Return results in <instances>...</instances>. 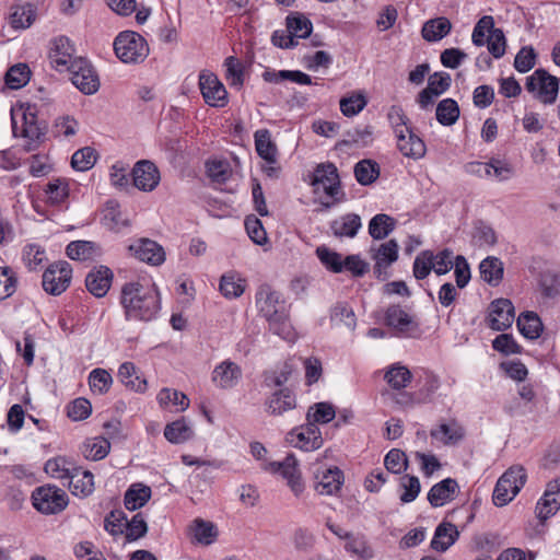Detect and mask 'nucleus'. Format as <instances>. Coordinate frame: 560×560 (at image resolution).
<instances>
[{"label":"nucleus","instance_id":"4d7b16f0","mask_svg":"<svg viewBox=\"0 0 560 560\" xmlns=\"http://www.w3.org/2000/svg\"><path fill=\"white\" fill-rule=\"evenodd\" d=\"M104 220L106 226L114 232H121L124 229L130 226L129 219L124 217L119 207L113 202H108Z\"/></svg>","mask_w":560,"mask_h":560},{"label":"nucleus","instance_id":"393cba45","mask_svg":"<svg viewBox=\"0 0 560 560\" xmlns=\"http://www.w3.org/2000/svg\"><path fill=\"white\" fill-rule=\"evenodd\" d=\"M361 228V218L355 213H346L330 222L331 233L337 238H353Z\"/></svg>","mask_w":560,"mask_h":560},{"label":"nucleus","instance_id":"5701e85b","mask_svg":"<svg viewBox=\"0 0 560 560\" xmlns=\"http://www.w3.org/2000/svg\"><path fill=\"white\" fill-rule=\"evenodd\" d=\"M459 486L453 478H446L435 483L428 492V501L433 508L444 505L446 502L454 500Z\"/></svg>","mask_w":560,"mask_h":560},{"label":"nucleus","instance_id":"c756f323","mask_svg":"<svg viewBox=\"0 0 560 560\" xmlns=\"http://www.w3.org/2000/svg\"><path fill=\"white\" fill-rule=\"evenodd\" d=\"M94 477L89 470L81 471L74 468L68 479V486L73 495L88 497L94 490Z\"/></svg>","mask_w":560,"mask_h":560},{"label":"nucleus","instance_id":"49530a36","mask_svg":"<svg viewBox=\"0 0 560 560\" xmlns=\"http://www.w3.org/2000/svg\"><path fill=\"white\" fill-rule=\"evenodd\" d=\"M384 378L392 388L401 389L411 382L412 375L406 366L393 364L385 373Z\"/></svg>","mask_w":560,"mask_h":560},{"label":"nucleus","instance_id":"0eeeda50","mask_svg":"<svg viewBox=\"0 0 560 560\" xmlns=\"http://www.w3.org/2000/svg\"><path fill=\"white\" fill-rule=\"evenodd\" d=\"M42 278V285L46 293L60 295L70 285L72 267L66 260L56 261L49 265Z\"/></svg>","mask_w":560,"mask_h":560},{"label":"nucleus","instance_id":"9b49d317","mask_svg":"<svg viewBox=\"0 0 560 560\" xmlns=\"http://www.w3.org/2000/svg\"><path fill=\"white\" fill-rule=\"evenodd\" d=\"M312 186L316 195L323 191L328 198L338 200L340 180L337 167L332 163L317 165L314 171Z\"/></svg>","mask_w":560,"mask_h":560},{"label":"nucleus","instance_id":"774afa93","mask_svg":"<svg viewBox=\"0 0 560 560\" xmlns=\"http://www.w3.org/2000/svg\"><path fill=\"white\" fill-rule=\"evenodd\" d=\"M126 514L121 510L110 511L104 520V528L112 536L122 535L125 533Z\"/></svg>","mask_w":560,"mask_h":560},{"label":"nucleus","instance_id":"bb28decb","mask_svg":"<svg viewBox=\"0 0 560 560\" xmlns=\"http://www.w3.org/2000/svg\"><path fill=\"white\" fill-rule=\"evenodd\" d=\"M398 243L395 240H389L378 246L371 247V255L375 262V270L381 272L383 269L388 268L393 262L398 259Z\"/></svg>","mask_w":560,"mask_h":560},{"label":"nucleus","instance_id":"13d9d810","mask_svg":"<svg viewBox=\"0 0 560 560\" xmlns=\"http://www.w3.org/2000/svg\"><path fill=\"white\" fill-rule=\"evenodd\" d=\"M44 471L51 478L68 480L73 470L65 457L58 456L46 462Z\"/></svg>","mask_w":560,"mask_h":560},{"label":"nucleus","instance_id":"37998d69","mask_svg":"<svg viewBox=\"0 0 560 560\" xmlns=\"http://www.w3.org/2000/svg\"><path fill=\"white\" fill-rule=\"evenodd\" d=\"M35 19V12L31 3L18 4L11 8L10 24L14 28L30 27Z\"/></svg>","mask_w":560,"mask_h":560},{"label":"nucleus","instance_id":"39448f33","mask_svg":"<svg viewBox=\"0 0 560 560\" xmlns=\"http://www.w3.org/2000/svg\"><path fill=\"white\" fill-rule=\"evenodd\" d=\"M73 85L85 95L95 94L100 89V78L92 63L86 58L75 59L66 70Z\"/></svg>","mask_w":560,"mask_h":560},{"label":"nucleus","instance_id":"f8f14e48","mask_svg":"<svg viewBox=\"0 0 560 560\" xmlns=\"http://www.w3.org/2000/svg\"><path fill=\"white\" fill-rule=\"evenodd\" d=\"M287 441L292 446L306 452L316 451L320 448L324 443L319 428L314 422L310 421L289 432Z\"/></svg>","mask_w":560,"mask_h":560},{"label":"nucleus","instance_id":"7c9ffc66","mask_svg":"<svg viewBox=\"0 0 560 560\" xmlns=\"http://www.w3.org/2000/svg\"><path fill=\"white\" fill-rule=\"evenodd\" d=\"M66 254L72 260L85 261L100 256L101 248L94 242L79 240L67 245Z\"/></svg>","mask_w":560,"mask_h":560},{"label":"nucleus","instance_id":"412c9836","mask_svg":"<svg viewBox=\"0 0 560 560\" xmlns=\"http://www.w3.org/2000/svg\"><path fill=\"white\" fill-rule=\"evenodd\" d=\"M113 271L106 266L93 268L85 277V287L88 291L96 298H103L108 292L112 281Z\"/></svg>","mask_w":560,"mask_h":560},{"label":"nucleus","instance_id":"680f3d73","mask_svg":"<svg viewBox=\"0 0 560 560\" xmlns=\"http://www.w3.org/2000/svg\"><path fill=\"white\" fill-rule=\"evenodd\" d=\"M520 332L527 339H536L544 329L541 317H516Z\"/></svg>","mask_w":560,"mask_h":560},{"label":"nucleus","instance_id":"603ef678","mask_svg":"<svg viewBox=\"0 0 560 560\" xmlns=\"http://www.w3.org/2000/svg\"><path fill=\"white\" fill-rule=\"evenodd\" d=\"M159 404L162 407L174 406L177 410L184 411L189 407L188 397L176 389L163 388L158 395Z\"/></svg>","mask_w":560,"mask_h":560},{"label":"nucleus","instance_id":"0e129e2a","mask_svg":"<svg viewBox=\"0 0 560 560\" xmlns=\"http://www.w3.org/2000/svg\"><path fill=\"white\" fill-rule=\"evenodd\" d=\"M316 255L320 262L332 272L343 271L342 256L325 246H319L316 249Z\"/></svg>","mask_w":560,"mask_h":560},{"label":"nucleus","instance_id":"4c0bfd02","mask_svg":"<svg viewBox=\"0 0 560 560\" xmlns=\"http://www.w3.org/2000/svg\"><path fill=\"white\" fill-rule=\"evenodd\" d=\"M192 435L194 431L184 418L168 423L164 429L165 439L173 444L184 443Z\"/></svg>","mask_w":560,"mask_h":560},{"label":"nucleus","instance_id":"f257e3e1","mask_svg":"<svg viewBox=\"0 0 560 560\" xmlns=\"http://www.w3.org/2000/svg\"><path fill=\"white\" fill-rule=\"evenodd\" d=\"M120 302L127 313L155 314L161 308L158 290L139 282H127L122 285Z\"/></svg>","mask_w":560,"mask_h":560},{"label":"nucleus","instance_id":"473e14b6","mask_svg":"<svg viewBox=\"0 0 560 560\" xmlns=\"http://www.w3.org/2000/svg\"><path fill=\"white\" fill-rule=\"evenodd\" d=\"M151 498V488L141 483L131 485L125 493L124 504L129 511L142 508Z\"/></svg>","mask_w":560,"mask_h":560},{"label":"nucleus","instance_id":"6e6552de","mask_svg":"<svg viewBox=\"0 0 560 560\" xmlns=\"http://www.w3.org/2000/svg\"><path fill=\"white\" fill-rule=\"evenodd\" d=\"M79 58L75 56L74 45L67 36L60 35L50 39L48 60L58 72H65Z\"/></svg>","mask_w":560,"mask_h":560},{"label":"nucleus","instance_id":"f03ea898","mask_svg":"<svg viewBox=\"0 0 560 560\" xmlns=\"http://www.w3.org/2000/svg\"><path fill=\"white\" fill-rule=\"evenodd\" d=\"M113 46L116 57L124 63H140L150 51L147 40L132 31L120 32Z\"/></svg>","mask_w":560,"mask_h":560},{"label":"nucleus","instance_id":"ea45409f","mask_svg":"<svg viewBox=\"0 0 560 560\" xmlns=\"http://www.w3.org/2000/svg\"><path fill=\"white\" fill-rule=\"evenodd\" d=\"M395 229V220L384 213L374 215L369 222V234L374 240H384Z\"/></svg>","mask_w":560,"mask_h":560},{"label":"nucleus","instance_id":"a878e982","mask_svg":"<svg viewBox=\"0 0 560 560\" xmlns=\"http://www.w3.org/2000/svg\"><path fill=\"white\" fill-rule=\"evenodd\" d=\"M397 139V148L404 156L420 160L425 155L427 147L424 141L416 135L411 128L408 133H402Z\"/></svg>","mask_w":560,"mask_h":560},{"label":"nucleus","instance_id":"423d86ee","mask_svg":"<svg viewBox=\"0 0 560 560\" xmlns=\"http://www.w3.org/2000/svg\"><path fill=\"white\" fill-rule=\"evenodd\" d=\"M12 131L14 137L27 139L25 151L33 150L35 137V107L31 104H20L11 109Z\"/></svg>","mask_w":560,"mask_h":560},{"label":"nucleus","instance_id":"58836bf2","mask_svg":"<svg viewBox=\"0 0 560 560\" xmlns=\"http://www.w3.org/2000/svg\"><path fill=\"white\" fill-rule=\"evenodd\" d=\"M31 74V69L26 63H18L5 72L4 83L10 90H19L30 81Z\"/></svg>","mask_w":560,"mask_h":560},{"label":"nucleus","instance_id":"20e7f679","mask_svg":"<svg viewBox=\"0 0 560 560\" xmlns=\"http://www.w3.org/2000/svg\"><path fill=\"white\" fill-rule=\"evenodd\" d=\"M526 472L522 466L510 467L497 481L492 501L497 506L506 505L520 492L526 482Z\"/></svg>","mask_w":560,"mask_h":560},{"label":"nucleus","instance_id":"cd10ccee","mask_svg":"<svg viewBox=\"0 0 560 560\" xmlns=\"http://www.w3.org/2000/svg\"><path fill=\"white\" fill-rule=\"evenodd\" d=\"M247 285L246 279L235 270L224 272L219 282V290L226 299L240 298Z\"/></svg>","mask_w":560,"mask_h":560},{"label":"nucleus","instance_id":"864d4df0","mask_svg":"<svg viewBox=\"0 0 560 560\" xmlns=\"http://www.w3.org/2000/svg\"><path fill=\"white\" fill-rule=\"evenodd\" d=\"M288 32L293 38H306L313 30L312 22L302 14L289 15L287 18Z\"/></svg>","mask_w":560,"mask_h":560},{"label":"nucleus","instance_id":"338daca9","mask_svg":"<svg viewBox=\"0 0 560 560\" xmlns=\"http://www.w3.org/2000/svg\"><path fill=\"white\" fill-rule=\"evenodd\" d=\"M388 121L393 128L395 137L408 133L410 126L409 119L399 106H392L387 114Z\"/></svg>","mask_w":560,"mask_h":560},{"label":"nucleus","instance_id":"8fccbe9b","mask_svg":"<svg viewBox=\"0 0 560 560\" xmlns=\"http://www.w3.org/2000/svg\"><path fill=\"white\" fill-rule=\"evenodd\" d=\"M380 175V167L376 162L362 160L354 166V176L361 185H370Z\"/></svg>","mask_w":560,"mask_h":560},{"label":"nucleus","instance_id":"6ab92c4d","mask_svg":"<svg viewBox=\"0 0 560 560\" xmlns=\"http://www.w3.org/2000/svg\"><path fill=\"white\" fill-rule=\"evenodd\" d=\"M315 480V490L318 494L332 495L340 490L343 483V474L338 467L318 469Z\"/></svg>","mask_w":560,"mask_h":560},{"label":"nucleus","instance_id":"aec40b11","mask_svg":"<svg viewBox=\"0 0 560 560\" xmlns=\"http://www.w3.org/2000/svg\"><path fill=\"white\" fill-rule=\"evenodd\" d=\"M40 200L50 207L63 205L69 197V183L62 177H52L42 187Z\"/></svg>","mask_w":560,"mask_h":560},{"label":"nucleus","instance_id":"c9c22d12","mask_svg":"<svg viewBox=\"0 0 560 560\" xmlns=\"http://www.w3.org/2000/svg\"><path fill=\"white\" fill-rule=\"evenodd\" d=\"M480 277L491 285H498L503 278V264L497 258L489 256L479 265Z\"/></svg>","mask_w":560,"mask_h":560},{"label":"nucleus","instance_id":"a211bd4d","mask_svg":"<svg viewBox=\"0 0 560 560\" xmlns=\"http://www.w3.org/2000/svg\"><path fill=\"white\" fill-rule=\"evenodd\" d=\"M296 408V396L288 387L275 390L265 401L268 415L279 417Z\"/></svg>","mask_w":560,"mask_h":560},{"label":"nucleus","instance_id":"1a4fd4ad","mask_svg":"<svg viewBox=\"0 0 560 560\" xmlns=\"http://www.w3.org/2000/svg\"><path fill=\"white\" fill-rule=\"evenodd\" d=\"M525 86L530 93L537 92L545 104H552L558 96L559 81L545 69H537L526 79Z\"/></svg>","mask_w":560,"mask_h":560},{"label":"nucleus","instance_id":"4468645a","mask_svg":"<svg viewBox=\"0 0 560 560\" xmlns=\"http://www.w3.org/2000/svg\"><path fill=\"white\" fill-rule=\"evenodd\" d=\"M128 250L135 258L151 266H160L165 261L164 248L153 240L138 238L133 241Z\"/></svg>","mask_w":560,"mask_h":560},{"label":"nucleus","instance_id":"69168bd1","mask_svg":"<svg viewBox=\"0 0 560 560\" xmlns=\"http://www.w3.org/2000/svg\"><path fill=\"white\" fill-rule=\"evenodd\" d=\"M495 30L494 20L491 15L482 16L475 25L471 34L474 45L481 47L486 44L488 35Z\"/></svg>","mask_w":560,"mask_h":560},{"label":"nucleus","instance_id":"ddd939ff","mask_svg":"<svg viewBox=\"0 0 560 560\" xmlns=\"http://www.w3.org/2000/svg\"><path fill=\"white\" fill-rule=\"evenodd\" d=\"M199 89L208 105L213 107H223L226 105V89L214 73L209 71L200 72Z\"/></svg>","mask_w":560,"mask_h":560},{"label":"nucleus","instance_id":"6e6d98bb","mask_svg":"<svg viewBox=\"0 0 560 560\" xmlns=\"http://www.w3.org/2000/svg\"><path fill=\"white\" fill-rule=\"evenodd\" d=\"M96 159V151L91 147H84L73 153L71 166L75 171L85 172L94 166Z\"/></svg>","mask_w":560,"mask_h":560},{"label":"nucleus","instance_id":"09e8293b","mask_svg":"<svg viewBox=\"0 0 560 560\" xmlns=\"http://www.w3.org/2000/svg\"><path fill=\"white\" fill-rule=\"evenodd\" d=\"M225 79L230 86L241 89L244 84V67L235 57L230 56L224 60Z\"/></svg>","mask_w":560,"mask_h":560},{"label":"nucleus","instance_id":"dca6fc26","mask_svg":"<svg viewBox=\"0 0 560 560\" xmlns=\"http://www.w3.org/2000/svg\"><path fill=\"white\" fill-rule=\"evenodd\" d=\"M275 472H279L285 480L291 491L298 497L304 491L298 460L293 454H289L282 462L270 464Z\"/></svg>","mask_w":560,"mask_h":560},{"label":"nucleus","instance_id":"2f4dec72","mask_svg":"<svg viewBox=\"0 0 560 560\" xmlns=\"http://www.w3.org/2000/svg\"><path fill=\"white\" fill-rule=\"evenodd\" d=\"M254 139L257 154L265 162L275 163V159L278 158V149L271 140L270 131L268 129H259L255 132Z\"/></svg>","mask_w":560,"mask_h":560},{"label":"nucleus","instance_id":"c03bdc74","mask_svg":"<svg viewBox=\"0 0 560 560\" xmlns=\"http://www.w3.org/2000/svg\"><path fill=\"white\" fill-rule=\"evenodd\" d=\"M268 328L273 334L288 342H294L298 334L289 317H267Z\"/></svg>","mask_w":560,"mask_h":560},{"label":"nucleus","instance_id":"b1692460","mask_svg":"<svg viewBox=\"0 0 560 560\" xmlns=\"http://www.w3.org/2000/svg\"><path fill=\"white\" fill-rule=\"evenodd\" d=\"M242 376L241 368L230 361H223L214 368L212 372V382L220 388H232Z\"/></svg>","mask_w":560,"mask_h":560},{"label":"nucleus","instance_id":"e433bc0d","mask_svg":"<svg viewBox=\"0 0 560 560\" xmlns=\"http://www.w3.org/2000/svg\"><path fill=\"white\" fill-rule=\"evenodd\" d=\"M430 435L446 445H453L464 438V430L456 422L442 423L436 429H432Z\"/></svg>","mask_w":560,"mask_h":560},{"label":"nucleus","instance_id":"72a5a7b5","mask_svg":"<svg viewBox=\"0 0 560 560\" xmlns=\"http://www.w3.org/2000/svg\"><path fill=\"white\" fill-rule=\"evenodd\" d=\"M118 378L128 388L143 393L147 389V381L138 375L132 362H125L118 369Z\"/></svg>","mask_w":560,"mask_h":560},{"label":"nucleus","instance_id":"3c124183","mask_svg":"<svg viewBox=\"0 0 560 560\" xmlns=\"http://www.w3.org/2000/svg\"><path fill=\"white\" fill-rule=\"evenodd\" d=\"M368 100L363 92H354L340 100V110L346 117L358 115L366 106Z\"/></svg>","mask_w":560,"mask_h":560},{"label":"nucleus","instance_id":"79ce46f5","mask_svg":"<svg viewBox=\"0 0 560 560\" xmlns=\"http://www.w3.org/2000/svg\"><path fill=\"white\" fill-rule=\"evenodd\" d=\"M459 107L455 100L444 98L436 106V120L443 126L454 125L459 117Z\"/></svg>","mask_w":560,"mask_h":560},{"label":"nucleus","instance_id":"e2e57ef3","mask_svg":"<svg viewBox=\"0 0 560 560\" xmlns=\"http://www.w3.org/2000/svg\"><path fill=\"white\" fill-rule=\"evenodd\" d=\"M208 176L218 184L225 183L231 174L232 170L229 162L223 160H211L206 164Z\"/></svg>","mask_w":560,"mask_h":560},{"label":"nucleus","instance_id":"f704fd0d","mask_svg":"<svg viewBox=\"0 0 560 560\" xmlns=\"http://www.w3.org/2000/svg\"><path fill=\"white\" fill-rule=\"evenodd\" d=\"M452 30V24L446 18H436L427 21L422 27V37L428 42H439Z\"/></svg>","mask_w":560,"mask_h":560},{"label":"nucleus","instance_id":"9d476101","mask_svg":"<svg viewBox=\"0 0 560 560\" xmlns=\"http://www.w3.org/2000/svg\"><path fill=\"white\" fill-rule=\"evenodd\" d=\"M69 504V498L65 490L51 486L37 487V512L46 515L61 513Z\"/></svg>","mask_w":560,"mask_h":560},{"label":"nucleus","instance_id":"7ed1b4c3","mask_svg":"<svg viewBox=\"0 0 560 560\" xmlns=\"http://www.w3.org/2000/svg\"><path fill=\"white\" fill-rule=\"evenodd\" d=\"M385 323L383 328H371L368 336L371 338H419L425 329L419 322V317H384Z\"/></svg>","mask_w":560,"mask_h":560},{"label":"nucleus","instance_id":"f3484780","mask_svg":"<svg viewBox=\"0 0 560 560\" xmlns=\"http://www.w3.org/2000/svg\"><path fill=\"white\" fill-rule=\"evenodd\" d=\"M131 174L135 187L142 191L154 190L161 179L158 167L148 160L137 162Z\"/></svg>","mask_w":560,"mask_h":560},{"label":"nucleus","instance_id":"5fc2aeb1","mask_svg":"<svg viewBox=\"0 0 560 560\" xmlns=\"http://www.w3.org/2000/svg\"><path fill=\"white\" fill-rule=\"evenodd\" d=\"M336 416L335 408L329 402H317L311 406L306 413V420L310 422H314L316 425L318 423H328Z\"/></svg>","mask_w":560,"mask_h":560},{"label":"nucleus","instance_id":"052dcab7","mask_svg":"<svg viewBox=\"0 0 560 560\" xmlns=\"http://www.w3.org/2000/svg\"><path fill=\"white\" fill-rule=\"evenodd\" d=\"M148 533V524L142 515V513H137L133 517L128 521L126 518L125 524V537L127 541H135L139 538H142Z\"/></svg>","mask_w":560,"mask_h":560},{"label":"nucleus","instance_id":"a18cd8bd","mask_svg":"<svg viewBox=\"0 0 560 560\" xmlns=\"http://www.w3.org/2000/svg\"><path fill=\"white\" fill-rule=\"evenodd\" d=\"M110 443L103 436L86 440L83 444L82 453L85 458L100 460L109 453Z\"/></svg>","mask_w":560,"mask_h":560},{"label":"nucleus","instance_id":"bf43d9fd","mask_svg":"<svg viewBox=\"0 0 560 560\" xmlns=\"http://www.w3.org/2000/svg\"><path fill=\"white\" fill-rule=\"evenodd\" d=\"M345 549L361 559H370L373 557L372 549L369 547L368 540L362 534L353 535L351 533L350 537L347 539Z\"/></svg>","mask_w":560,"mask_h":560},{"label":"nucleus","instance_id":"a19ab883","mask_svg":"<svg viewBox=\"0 0 560 560\" xmlns=\"http://www.w3.org/2000/svg\"><path fill=\"white\" fill-rule=\"evenodd\" d=\"M190 532L196 541L202 545L212 544L218 535L214 524L202 518L194 520Z\"/></svg>","mask_w":560,"mask_h":560},{"label":"nucleus","instance_id":"2eb2a0df","mask_svg":"<svg viewBox=\"0 0 560 560\" xmlns=\"http://www.w3.org/2000/svg\"><path fill=\"white\" fill-rule=\"evenodd\" d=\"M560 509V476L547 483L544 495L536 504V515L539 518L540 526L544 522L553 516Z\"/></svg>","mask_w":560,"mask_h":560},{"label":"nucleus","instance_id":"de8ad7c7","mask_svg":"<svg viewBox=\"0 0 560 560\" xmlns=\"http://www.w3.org/2000/svg\"><path fill=\"white\" fill-rule=\"evenodd\" d=\"M112 384L113 377L110 373L104 369L96 368L89 374V385L94 394H106L110 389Z\"/></svg>","mask_w":560,"mask_h":560},{"label":"nucleus","instance_id":"c85d7f7f","mask_svg":"<svg viewBox=\"0 0 560 560\" xmlns=\"http://www.w3.org/2000/svg\"><path fill=\"white\" fill-rule=\"evenodd\" d=\"M459 532L454 524L443 522L435 528L431 547L436 551L444 552L457 540Z\"/></svg>","mask_w":560,"mask_h":560},{"label":"nucleus","instance_id":"4be33fe9","mask_svg":"<svg viewBox=\"0 0 560 560\" xmlns=\"http://www.w3.org/2000/svg\"><path fill=\"white\" fill-rule=\"evenodd\" d=\"M256 305L262 315H278L284 312V302L280 300V293L273 291L268 284L258 288Z\"/></svg>","mask_w":560,"mask_h":560}]
</instances>
